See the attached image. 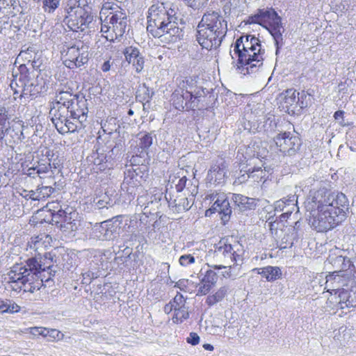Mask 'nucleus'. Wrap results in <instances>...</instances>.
<instances>
[{"mask_svg": "<svg viewBox=\"0 0 356 356\" xmlns=\"http://www.w3.org/2000/svg\"><path fill=\"white\" fill-rule=\"evenodd\" d=\"M317 213L313 214L312 225L317 232H327L346 218L349 202L342 193H331L325 188L317 191L312 198Z\"/></svg>", "mask_w": 356, "mask_h": 356, "instance_id": "nucleus-1", "label": "nucleus"}, {"mask_svg": "<svg viewBox=\"0 0 356 356\" xmlns=\"http://www.w3.org/2000/svg\"><path fill=\"white\" fill-rule=\"evenodd\" d=\"M49 267L42 264L41 259L38 260L37 257L29 259L25 265H14L8 274L10 287L15 291L33 293L38 291L43 282L49 280L44 275Z\"/></svg>", "mask_w": 356, "mask_h": 356, "instance_id": "nucleus-2", "label": "nucleus"}, {"mask_svg": "<svg viewBox=\"0 0 356 356\" xmlns=\"http://www.w3.org/2000/svg\"><path fill=\"white\" fill-rule=\"evenodd\" d=\"M227 31V24L218 12L205 13L197 26V40L208 50L220 46Z\"/></svg>", "mask_w": 356, "mask_h": 356, "instance_id": "nucleus-3", "label": "nucleus"}, {"mask_svg": "<svg viewBox=\"0 0 356 356\" xmlns=\"http://www.w3.org/2000/svg\"><path fill=\"white\" fill-rule=\"evenodd\" d=\"M234 54L238 57V63L245 67L248 73H254L263 65L265 50L258 38L252 35H242L234 44Z\"/></svg>", "mask_w": 356, "mask_h": 356, "instance_id": "nucleus-4", "label": "nucleus"}, {"mask_svg": "<svg viewBox=\"0 0 356 356\" xmlns=\"http://www.w3.org/2000/svg\"><path fill=\"white\" fill-rule=\"evenodd\" d=\"M113 8L110 3H104L100 11V19L103 22L101 32L106 33L104 36L107 40L113 41L121 38L125 33L127 19L121 11L109 12Z\"/></svg>", "mask_w": 356, "mask_h": 356, "instance_id": "nucleus-5", "label": "nucleus"}, {"mask_svg": "<svg viewBox=\"0 0 356 356\" xmlns=\"http://www.w3.org/2000/svg\"><path fill=\"white\" fill-rule=\"evenodd\" d=\"M214 248L215 257L225 264L238 266L243 261L245 252L243 245L233 236L221 238Z\"/></svg>", "mask_w": 356, "mask_h": 356, "instance_id": "nucleus-6", "label": "nucleus"}, {"mask_svg": "<svg viewBox=\"0 0 356 356\" xmlns=\"http://www.w3.org/2000/svg\"><path fill=\"white\" fill-rule=\"evenodd\" d=\"M192 79H186L179 81L178 88L172 95V101L176 109L182 111L195 110L197 108V100L193 99Z\"/></svg>", "mask_w": 356, "mask_h": 356, "instance_id": "nucleus-7", "label": "nucleus"}, {"mask_svg": "<svg viewBox=\"0 0 356 356\" xmlns=\"http://www.w3.org/2000/svg\"><path fill=\"white\" fill-rule=\"evenodd\" d=\"M147 31L152 35H158L168 21L173 19L172 15L167 11L163 3L157 1L152 4L148 11Z\"/></svg>", "mask_w": 356, "mask_h": 356, "instance_id": "nucleus-8", "label": "nucleus"}, {"mask_svg": "<svg viewBox=\"0 0 356 356\" xmlns=\"http://www.w3.org/2000/svg\"><path fill=\"white\" fill-rule=\"evenodd\" d=\"M76 3L75 2L74 6L67 5L65 8L67 15L63 20L67 27L73 31L83 30L92 20V17Z\"/></svg>", "mask_w": 356, "mask_h": 356, "instance_id": "nucleus-9", "label": "nucleus"}, {"mask_svg": "<svg viewBox=\"0 0 356 356\" xmlns=\"http://www.w3.org/2000/svg\"><path fill=\"white\" fill-rule=\"evenodd\" d=\"M19 72V83H21V94L19 97L29 99L42 92V86L39 85L38 81L35 79L34 71L31 72L26 66V64H21L18 68Z\"/></svg>", "mask_w": 356, "mask_h": 356, "instance_id": "nucleus-10", "label": "nucleus"}, {"mask_svg": "<svg viewBox=\"0 0 356 356\" xmlns=\"http://www.w3.org/2000/svg\"><path fill=\"white\" fill-rule=\"evenodd\" d=\"M49 116L54 127L60 134L76 131L67 107H51Z\"/></svg>", "mask_w": 356, "mask_h": 356, "instance_id": "nucleus-11", "label": "nucleus"}, {"mask_svg": "<svg viewBox=\"0 0 356 356\" xmlns=\"http://www.w3.org/2000/svg\"><path fill=\"white\" fill-rule=\"evenodd\" d=\"M88 61V47L79 42L67 48L64 64L70 69L79 67Z\"/></svg>", "mask_w": 356, "mask_h": 356, "instance_id": "nucleus-12", "label": "nucleus"}, {"mask_svg": "<svg viewBox=\"0 0 356 356\" xmlns=\"http://www.w3.org/2000/svg\"><path fill=\"white\" fill-rule=\"evenodd\" d=\"M69 114L74 122L76 131H79L86 127V122L88 118V109L87 106V99L81 96L78 100H76L68 108Z\"/></svg>", "mask_w": 356, "mask_h": 356, "instance_id": "nucleus-13", "label": "nucleus"}, {"mask_svg": "<svg viewBox=\"0 0 356 356\" xmlns=\"http://www.w3.org/2000/svg\"><path fill=\"white\" fill-rule=\"evenodd\" d=\"M119 216L115 217L111 220L102 222L100 225L94 227L95 236L101 240H111L115 238L118 234L120 223L118 222Z\"/></svg>", "mask_w": 356, "mask_h": 356, "instance_id": "nucleus-14", "label": "nucleus"}, {"mask_svg": "<svg viewBox=\"0 0 356 356\" xmlns=\"http://www.w3.org/2000/svg\"><path fill=\"white\" fill-rule=\"evenodd\" d=\"M274 140L280 151L284 154H293L300 145V138L290 132L280 134Z\"/></svg>", "mask_w": 356, "mask_h": 356, "instance_id": "nucleus-15", "label": "nucleus"}, {"mask_svg": "<svg viewBox=\"0 0 356 356\" xmlns=\"http://www.w3.org/2000/svg\"><path fill=\"white\" fill-rule=\"evenodd\" d=\"M250 21L252 23H257L261 25L264 23L268 24V28L277 27L282 25L281 17L272 8L259 10L257 14L250 17Z\"/></svg>", "mask_w": 356, "mask_h": 356, "instance_id": "nucleus-16", "label": "nucleus"}, {"mask_svg": "<svg viewBox=\"0 0 356 356\" xmlns=\"http://www.w3.org/2000/svg\"><path fill=\"white\" fill-rule=\"evenodd\" d=\"M297 202L296 195H290L274 203L275 211L283 212L280 216L281 220L288 218L294 211H298Z\"/></svg>", "mask_w": 356, "mask_h": 356, "instance_id": "nucleus-17", "label": "nucleus"}, {"mask_svg": "<svg viewBox=\"0 0 356 356\" xmlns=\"http://www.w3.org/2000/svg\"><path fill=\"white\" fill-rule=\"evenodd\" d=\"M162 32L158 35L153 36L160 38L163 42L165 43L175 42L184 35L182 29L177 26V23L173 19L168 22L162 28Z\"/></svg>", "mask_w": 356, "mask_h": 356, "instance_id": "nucleus-18", "label": "nucleus"}, {"mask_svg": "<svg viewBox=\"0 0 356 356\" xmlns=\"http://www.w3.org/2000/svg\"><path fill=\"white\" fill-rule=\"evenodd\" d=\"M211 199L213 200H215L213 204L209 209L211 213L218 212L219 213L222 214L221 218L223 221H228L232 213V209L229 205V202L226 198L225 195L224 193L216 195L212 194L211 195ZM208 211L209 210L207 213Z\"/></svg>", "mask_w": 356, "mask_h": 356, "instance_id": "nucleus-19", "label": "nucleus"}, {"mask_svg": "<svg viewBox=\"0 0 356 356\" xmlns=\"http://www.w3.org/2000/svg\"><path fill=\"white\" fill-rule=\"evenodd\" d=\"M123 53L126 60L132 64L137 73H140L144 68L145 58L139 49L137 47L130 46L126 47Z\"/></svg>", "mask_w": 356, "mask_h": 356, "instance_id": "nucleus-20", "label": "nucleus"}, {"mask_svg": "<svg viewBox=\"0 0 356 356\" xmlns=\"http://www.w3.org/2000/svg\"><path fill=\"white\" fill-rule=\"evenodd\" d=\"M252 164H254V162H252V161L249 163H241L239 166L241 172H248L250 179L254 181L259 182L267 176L268 172L266 170V167H264V169H262L259 166H252Z\"/></svg>", "mask_w": 356, "mask_h": 356, "instance_id": "nucleus-21", "label": "nucleus"}, {"mask_svg": "<svg viewBox=\"0 0 356 356\" xmlns=\"http://www.w3.org/2000/svg\"><path fill=\"white\" fill-rule=\"evenodd\" d=\"M80 97L81 96L74 95L70 91L60 90L56 92L51 107H67L69 108V106Z\"/></svg>", "mask_w": 356, "mask_h": 356, "instance_id": "nucleus-22", "label": "nucleus"}, {"mask_svg": "<svg viewBox=\"0 0 356 356\" xmlns=\"http://www.w3.org/2000/svg\"><path fill=\"white\" fill-rule=\"evenodd\" d=\"M51 241L52 238L49 235L44 233L40 234L38 236L32 237L28 243V246L31 250L40 254L42 251L50 245Z\"/></svg>", "mask_w": 356, "mask_h": 356, "instance_id": "nucleus-23", "label": "nucleus"}, {"mask_svg": "<svg viewBox=\"0 0 356 356\" xmlns=\"http://www.w3.org/2000/svg\"><path fill=\"white\" fill-rule=\"evenodd\" d=\"M329 262L333 265V266L339 269L338 271H334L332 275L327 276V282L334 280L335 282H339L340 275L342 271L347 267L346 264V259L343 256H337L335 257H330L328 259Z\"/></svg>", "mask_w": 356, "mask_h": 356, "instance_id": "nucleus-24", "label": "nucleus"}, {"mask_svg": "<svg viewBox=\"0 0 356 356\" xmlns=\"http://www.w3.org/2000/svg\"><path fill=\"white\" fill-rule=\"evenodd\" d=\"M298 95L299 93L298 92ZM282 108L289 111V108L298 103L297 92L293 88L287 89L280 95Z\"/></svg>", "mask_w": 356, "mask_h": 356, "instance_id": "nucleus-25", "label": "nucleus"}, {"mask_svg": "<svg viewBox=\"0 0 356 356\" xmlns=\"http://www.w3.org/2000/svg\"><path fill=\"white\" fill-rule=\"evenodd\" d=\"M252 271L262 275L268 282L280 278L282 275L281 270L277 266H268L264 268H256Z\"/></svg>", "mask_w": 356, "mask_h": 356, "instance_id": "nucleus-26", "label": "nucleus"}, {"mask_svg": "<svg viewBox=\"0 0 356 356\" xmlns=\"http://www.w3.org/2000/svg\"><path fill=\"white\" fill-rule=\"evenodd\" d=\"M37 53L34 47H29L26 49H22L17 56V60L26 62V65L30 64L34 69L36 67L35 58Z\"/></svg>", "mask_w": 356, "mask_h": 356, "instance_id": "nucleus-27", "label": "nucleus"}, {"mask_svg": "<svg viewBox=\"0 0 356 356\" xmlns=\"http://www.w3.org/2000/svg\"><path fill=\"white\" fill-rule=\"evenodd\" d=\"M225 167L222 165H215L211 168L209 177L211 181H213L215 184H220L225 181Z\"/></svg>", "mask_w": 356, "mask_h": 356, "instance_id": "nucleus-28", "label": "nucleus"}, {"mask_svg": "<svg viewBox=\"0 0 356 356\" xmlns=\"http://www.w3.org/2000/svg\"><path fill=\"white\" fill-rule=\"evenodd\" d=\"M232 199L240 210L245 211L252 209L254 207L253 200L246 196L240 194H234Z\"/></svg>", "mask_w": 356, "mask_h": 356, "instance_id": "nucleus-29", "label": "nucleus"}, {"mask_svg": "<svg viewBox=\"0 0 356 356\" xmlns=\"http://www.w3.org/2000/svg\"><path fill=\"white\" fill-rule=\"evenodd\" d=\"M153 91L150 90L145 83L139 86L136 91V99L142 103L149 102L151 99Z\"/></svg>", "mask_w": 356, "mask_h": 356, "instance_id": "nucleus-30", "label": "nucleus"}, {"mask_svg": "<svg viewBox=\"0 0 356 356\" xmlns=\"http://www.w3.org/2000/svg\"><path fill=\"white\" fill-rule=\"evenodd\" d=\"M272 36L274 38L275 45L277 46V53L279 49V45L283 44V33L284 32V28L283 26H279L277 27L267 28Z\"/></svg>", "mask_w": 356, "mask_h": 356, "instance_id": "nucleus-31", "label": "nucleus"}, {"mask_svg": "<svg viewBox=\"0 0 356 356\" xmlns=\"http://www.w3.org/2000/svg\"><path fill=\"white\" fill-rule=\"evenodd\" d=\"M174 311H175V314L172 317V321L175 323H181L184 320L187 319L189 316L188 309L186 306H184L181 308L176 309Z\"/></svg>", "mask_w": 356, "mask_h": 356, "instance_id": "nucleus-32", "label": "nucleus"}, {"mask_svg": "<svg viewBox=\"0 0 356 356\" xmlns=\"http://www.w3.org/2000/svg\"><path fill=\"white\" fill-rule=\"evenodd\" d=\"M44 337H48V341L54 342L63 340L64 334L56 329L46 328Z\"/></svg>", "mask_w": 356, "mask_h": 356, "instance_id": "nucleus-33", "label": "nucleus"}, {"mask_svg": "<svg viewBox=\"0 0 356 356\" xmlns=\"http://www.w3.org/2000/svg\"><path fill=\"white\" fill-rule=\"evenodd\" d=\"M42 8L45 12L51 13L58 7L60 0H41Z\"/></svg>", "mask_w": 356, "mask_h": 356, "instance_id": "nucleus-34", "label": "nucleus"}, {"mask_svg": "<svg viewBox=\"0 0 356 356\" xmlns=\"http://www.w3.org/2000/svg\"><path fill=\"white\" fill-rule=\"evenodd\" d=\"M37 188L40 200L48 198L55 191V188L51 186H38Z\"/></svg>", "mask_w": 356, "mask_h": 356, "instance_id": "nucleus-35", "label": "nucleus"}, {"mask_svg": "<svg viewBox=\"0 0 356 356\" xmlns=\"http://www.w3.org/2000/svg\"><path fill=\"white\" fill-rule=\"evenodd\" d=\"M227 266L224 265H219V266H215L214 268L216 269H222L223 268L225 270L222 273V275L225 278H231L234 279L236 277V274H234L232 273V266L233 264H227Z\"/></svg>", "mask_w": 356, "mask_h": 356, "instance_id": "nucleus-36", "label": "nucleus"}, {"mask_svg": "<svg viewBox=\"0 0 356 356\" xmlns=\"http://www.w3.org/2000/svg\"><path fill=\"white\" fill-rule=\"evenodd\" d=\"M46 332V327H31L25 329V333H29L32 335V338L42 336L44 337V333Z\"/></svg>", "mask_w": 356, "mask_h": 356, "instance_id": "nucleus-37", "label": "nucleus"}, {"mask_svg": "<svg viewBox=\"0 0 356 356\" xmlns=\"http://www.w3.org/2000/svg\"><path fill=\"white\" fill-rule=\"evenodd\" d=\"M13 79L11 81L10 83V87L12 90H13L14 95L21 94L22 88L21 83H19V73L16 74L15 75L13 74Z\"/></svg>", "mask_w": 356, "mask_h": 356, "instance_id": "nucleus-38", "label": "nucleus"}, {"mask_svg": "<svg viewBox=\"0 0 356 356\" xmlns=\"http://www.w3.org/2000/svg\"><path fill=\"white\" fill-rule=\"evenodd\" d=\"M218 280V277L216 273L211 270H207L204 275L203 278L202 279V282H204L205 283H210L212 285H215Z\"/></svg>", "mask_w": 356, "mask_h": 356, "instance_id": "nucleus-39", "label": "nucleus"}, {"mask_svg": "<svg viewBox=\"0 0 356 356\" xmlns=\"http://www.w3.org/2000/svg\"><path fill=\"white\" fill-rule=\"evenodd\" d=\"M264 106L263 104H257L255 106L254 111H252L250 113L251 115H252L254 116L250 117V118H252L253 120L259 122V120H261L260 118L263 117V115L264 114Z\"/></svg>", "mask_w": 356, "mask_h": 356, "instance_id": "nucleus-40", "label": "nucleus"}, {"mask_svg": "<svg viewBox=\"0 0 356 356\" xmlns=\"http://www.w3.org/2000/svg\"><path fill=\"white\" fill-rule=\"evenodd\" d=\"M179 263L181 266H188L192 264L195 263V257L194 255L188 254L181 255L179 259Z\"/></svg>", "mask_w": 356, "mask_h": 356, "instance_id": "nucleus-41", "label": "nucleus"}, {"mask_svg": "<svg viewBox=\"0 0 356 356\" xmlns=\"http://www.w3.org/2000/svg\"><path fill=\"white\" fill-rule=\"evenodd\" d=\"M83 280L81 281V283L83 284H90L91 282L97 278L98 277V275L97 273L92 272L91 270H88L85 273H82Z\"/></svg>", "mask_w": 356, "mask_h": 356, "instance_id": "nucleus-42", "label": "nucleus"}, {"mask_svg": "<svg viewBox=\"0 0 356 356\" xmlns=\"http://www.w3.org/2000/svg\"><path fill=\"white\" fill-rule=\"evenodd\" d=\"M8 120V111L3 105H0V129L4 132L6 124Z\"/></svg>", "mask_w": 356, "mask_h": 356, "instance_id": "nucleus-43", "label": "nucleus"}, {"mask_svg": "<svg viewBox=\"0 0 356 356\" xmlns=\"http://www.w3.org/2000/svg\"><path fill=\"white\" fill-rule=\"evenodd\" d=\"M172 304H173L174 306V310L176 309L181 308L185 305L186 300L184 298V296L178 293L174 298L173 300L171 301Z\"/></svg>", "mask_w": 356, "mask_h": 356, "instance_id": "nucleus-44", "label": "nucleus"}, {"mask_svg": "<svg viewBox=\"0 0 356 356\" xmlns=\"http://www.w3.org/2000/svg\"><path fill=\"white\" fill-rule=\"evenodd\" d=\"M152 144V137L150 134H145L140 138L139 145L142 149L149 147Z\"/></svg>", "mask_w": 356, "mask_h": 356, "instance_id": "nucleus-45", "label": "nucleus"}, {"mask_svg": "<svg viewBox=\"0 0 356 356\" xmlns=\"http://www.w3.org/2000/svg\"><path fill=\"white\" fill-rule=\"evenodd\" d=\"M200 287L197 291V295H201L204 296L207 294L211 288L213 286V285L211 284L210 283H205L204 282H200L199 284Z\"/></svg>", "mask_w": 356, "mask_h": 356, "instance_id": "nucleus-46", "label": "nucleus"}, {"mask_svg": "<svg viewBox=\"0 0 356 356\" xmlns=\"http://www.w3.org/2000/svg\"><path fill=\"white\" fill-rule=\"evenodd\" d=\"M175 179H172V182L175 184L176 190L177 191L179 192L181 191L186 186L187 179L185 176L182 177L181 178H179L178 179L177 178H175Z\"/></svg>", "mask_w": 356, "mask_h": 356, "instance_id": "nucleus-47", "label": "nucleus"}, {"mask_svg": "<svg viewBox=\"0 0 356 356\" xmlns=\"http://www.w3.org/2000/svg\"><path fill=\"white\" fill-rule=\"evenodd\" d=\"M17 6V0H0V10L10 8L13 7V9Z\"/></svg>", "mask_w": 356, "mask_h": 356, "instance_id": "nucleus-48", "label": "nucleus"}, {"mask_svg": "<svg viewBox=\"0 0 356 356\" xmlns=\"http://www.w3.org/2000/svg\"><path fill=\"white\" fill-rule=\"evenodd\" d=\"M52 168L51 164L49 163L48 165L46 164H39L38 165L35 167L36 170V174L40 177V175L47 173L49 171V169Z\"/></svg>", "mask_w": 356, "mask_h": 356, "instance_id": "nucleus-49", "label": "nucleus"}, {"mask_svg": "<svg viewBox=\"0 0 356 356\" xmlns=\"http://www.w3.org/2000/svg\"><path fill=\"white\" fill-rule=\"evenodd\" d=\"M208 0H188V6L194 8L199 9L204 6Z\"/></svg>", "mask_w": 356, "mask_h": 356, "instance_id": "nucleus-50", "label": "nucleus"}, {"mask_svg": "<svg viewBox=\"0 0 356 356\" xmlns=\"http://www.w3.org/2000/svg\"><path fill=\"white\" fill-rule=\"evenodd\" d=\"M276 225H278V223H276ZM269 229L271 232V234L274 236L276 238H280L281 235L280 233H282L283 231L280 230V232L277 230V227H275V222L270 221L268 222Z\"/></svg>", "mask_w": 356, "mask_h": 356, "instance_id": "nucleus-51", "label": "nucleus"}, {"mask_svg": "<svg viewBox=\"0 0 356 356\" xmlns=\"http://www.w3.org/2000/svg\"><path fill=\"white\" fill-rule=\"evenodd\" d=\"M6 307H8V309L6 311V312L8 313H14L17 312L19 311L20 307L17 305L15 302H12L10 300L6 301Z\"/></svg>", "mask_w": 356, "mask_h": 356, "instance_id": "nucleus-52", "label": "nucleus"}, {"mask_svg": "<svg viewBox=\"0 0 356 356\" xmlns=\"http://www.w3.org/2000/svg\"><path fill=\"white\" fill-rule=\"evenodd\" d=\"M204 95L205 92L203 89H198L197 90H193V99L197 100V106H199V103L201 101V99L204 97Z\"/></svg>", "mask_w": 356, "mask_h": 356, "instance_id": "nucleus-53", "label": "nucleus"}, {"mask_svg": "<svg viewBox=\"0 0 356 356\" xmlns=\"http://www.w3.org/2000/svg\"><path fill=\"white\" fill-rule=\"evenodd\" d=\"M186 341L188 343L195 346L200 342V337L197 333L191 332L189 337L186 339Z\"/></svg>", "mask_w": 356, "mask_h": 356, "instance_id": "nucleus-54", "label": "nucleus"}, {"mask_svg": "<svg viewBox=\"0 0 356 356\" xmlns=\"http://www.w3.org/2000/svg\"><path fill=\"white\" fill-rule=\"evenodd\" d=\"M292 244H293L292 238L289 236V234L284 236V237H282L281 238V244H280L281 248H286L288 245H292Z\"/></svg>", "mask_w": 356, "mask_h": 356, "instance_id": "nucleus-55", "label": "nucleus"}, {"mask_svg": "<svg viewBox=\"0 0 356 356\" xmlns=\"http://www.w3.org/2000/svg\"><path fill=\"white\" fill-rule=\"evenodd\" d=\"M248 179H250L249 177L248 172H240V175L237 176L234 183H237L238 184H241L242 183L245 182Z\"/></svg>", "mask_w": 356, "mask_h": 356, "instance_id": "nucleus-56", "label": "nucleus"}, {"mask_svg": "<svg viewBox=\"0 0 356 356\" xmlns=\"http://www.w3.org/2000/svg\"><path fill=\"white\" fill-rule=\"evenodd\" d=\"M343 115L344 111L341 110L336 111L334 114L335 120H337L341 126L346 125V123L344 122Z\"/></svg>", "mask_w": 356, "mask_h": 356, "instance_id": "nucleus-57", "label": "nucleus"}, {"mask_svg": "<svg viewBox=\"0 0 356 356\" xmlns=\"http://www.w3.org/2000/svg\"><path fill=\"white\" fill-rule=\"evenodd\" d=\"M338 292H339V297L340 298L339 302V304L340 305V307L341 309H343L344 308V307L343 305V304H345L346 307H348V305L346 303V302H342V299L344 300L347 297V294H348L347 291H345L343 289H342V290L338 289Z\"/></svg>", "mask_w": 356, "mask_h": 356, "instance_id": "nucleus-58", "label": "nucleus"}, {"mask_svg": "<svg viewBox=\"0 0 356 356\" xmlns=\"http://www.w3.org/2000/svg\"><path fill=\"white\" fill-rule=\"evenodd\" d=\"M227 292V289L226 287H221L215 294V297L217 298V300H222L225 296H226Z\"/></svg>", "mask_w": 356, "mask_h": 356, "instance_id": "nucleus-59", "label": "nucleus"}, {"mask_svg": "<svg viewBox=\"0 0 356 356\" xmlns=\"http://www.w3.org/2000/svg\"><path fill=\"white\" fill-rule=\"evenodd\" d=\"M180 200H182L183 202L176 203V206L179 208V210H188L191 208L189 205V202L187 198H183Z\"/></svg>", "mask_w": 356, "mask_h": 356, "instance_id": "nucleus-60", "label": "nucleus"}, {"mask_svg": "<svg viewBox=\"0 0 356 356\" xmlns=\"http://www.w3.org/2000/svg\"><path fill=\"white\" fill-rule=\"evenodd\" d=\"M29 197L30 198V200H40V197H39L38 195V188L35 189V191H33V190H31L29 191Z\"/></svg>", "mask_w": 356, "mask_h": 356, "instance_id": "nucleus-61", "label": "nucleus"}, {"mask_svg": "<svg viewBox=\"0 0 356 356\" xmlns=\"http://www.w3.org/2000/svg\"><path fill=\"white\" fill-rule=\"evenodd\" d=\"M112 63L110 60L105 61L101 66V70L103 72H108L111 70Z\"/></svg>", "mask_w": 356, "mask_h": 356, "instance_id": "nucleus-62", "label": "nucleus"}, {"mask_svg": "<svg viewBox=\"0 0 356 356\" xmlns=\"http://www.w3.org/2000/svg\"><path fill=\"white\" fill-rule=\"evenodd\" d=\"M172 310H174V306L171 302H170L168 304L165 305V306L164 307V312L166 314L170 313Z\"/></svg>", "mask_w": 356, "mask_h": 356, "instance_id": "nucleus-63", "label": "nucleus"}, {"mask_svg": "<svg viewBox=\"0 0 356 356\" xmlns=\"http://www.w3.org/2000/svg\"><path fill=\"white\" fill-rule=\"evenodd\" d=\"M26 175H27L29 177H34L35 175H37L35 167L28 168L26 170Z\"/></svg>", "mask_w": 356, "mask_h": 356, "instance_id": "nucleus-64", "label": "nucleus"}]
</instances>
